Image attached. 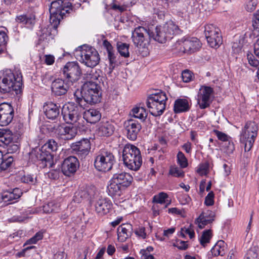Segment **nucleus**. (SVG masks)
Wrapping results in <instances>:
<instances>
[{
  "label": "nucleus",
  "mask_w": 259,
  "mask_h": 259,
  "mask_svg": "<svg viewBox=\"0 0 259 259\" xmlns=\"http://www.w3.org/2000/svg\"><path fill=\"white\" fill-rule=\"evenodd\" d=\"M247 58L249 64L254 67H257L259 65V61L255 58V57L251 53L247 54Z\"/></svg>",
  "instance_id": "nucleus-47"
},
{
  "label": "nucleus",
  "mask_w": 259,
  "mask_h": 259,
  "mask_svg": "<svg viewBox=\"0 0 259 259\" xmlns=\"http://www.w3.org/2000/svg\"><path fill=\"white\" fill-rule=\"evenodd\" d=\"M96 195V188L94 186L82 187L75 193L73 200L76 203H80L83 200L91 201Z\"/></svg>",
  "instance_id": "nucleus-16"
},
{
  "label": "nucleus",
  "mask_w": 259,
  "mask_h": 259,
  "mask_svg": "<svg viewBox=\"0 0 259 259\" xmlns=\"http://www.w3.org/2000/svg\"><path fill=\"white\" fill-rule=\"evenodd\" d=\"M67 254L64 251H58L54 255L53 259H66Z\"/></svg>",
  "instance_id": "nucleus-62"
},
{
  "label": "nucleus",
  "mask_w": 259,
  "mask_h": 259,
  "mask_svg": "<svg viewBox=\"0 0 259 259\" xmlns=\"http://www.w3.org/2000/svg\"><path fill=\"white\" fill-rule=\"evenodd\" d=\"M169 174L176 177H183L184 176L183 171L178 167L171 168L169 170Z\"/></svg>",
  "instance_id": "nucleus-49"
},
{
  "label": "nucleus",
  "mask_w": 259,
  "mask_h": 259,
  "mask_svg": "<svg viewBox=\"0 0 259 259\" xmlns=\"http://www.w3.org/2000/svg\"><path fill=\"white\" fill-rule=\"evenodd\" d=\"M71 84L68 80L66 82L62 79H56L52 83L51 90L55 96H61L67 93Z\"/></svg>",
  "instance_id": "nucleus-22"
},
{
  "label": "nucleus",
  "mask_w": 259,
  "mask_h": 259,
  "mask_svg": "<svg viewBox=\"0 0 259 259\" xmlns=\"http://www.w3.org/2000/svg\"><path fill=\"white\" fill-rule=\"evenodd\" d=\"M226 250L227 244L223 240H221L218 241L212 247L211 252L214 256H223L226 253Z\"/></svg>",
  "instance_id": "nucleus-31"
},
{
  "label": "nucleus",
  "mask_w": 259,
  "mask_h": 259,
  "mask_svg": "<svg viewBox=\"0 0 259 259\" xmlns=\"http://www.w3.org/2000/svg\"><path fill=\"white\" fill-rule=\"evenodd\" d=\"M214 194L213 192H209L206 196L204 203L207 206L212 205L214 203Z\"/></svg>",
  "instance_id": "nucleus-52"
},
{
  "label": "nucleus",
  "mask_w": 259,
  "mask_h": 259,
  "mask_svg": "<svg viewBox=\"0 0 259 259\" xmlns=\"http://www.w3.org/2000/svg\"><path fill=\"white\" fill-rule=\"evenodd\" d=\"M79 166L78 159L75 156H70L63 160L61 170L65 176L70 177L75 173Z\"/></svg>",
  "instance_id": "nucleus-17"
},
{
  "label": "nucleus",
  "mask_w": 259,
  "mask_h": 259,
  "mask_svg": "<svg viewBox=\"0 0 259 259\" xmlns=\"http://www.w3.org/2000/svg\"><path fill=\"white\" fill-rule=\"evenodd\" d=\"M92 80L87 81L82 85L80 94L81 97L77 95V93H74L75 101L81 107H84L85 103L90 104H97L100 102L102 93L100 85L93 80H97L98 76L93 73L89 74Z\"/></svg>",
  "instance_id": "nucleus-1"
},
{
  "label": "nucleus",
  "mask_w": 259,
  "mask_h": 259,
  "mask_svg": "<svg viewBox=\"0 0 259 259\" xmlns=\"http://www.w3.org/2000/svg\"><path fill=\"white\" fill-rule=\"evenodd\" d=\"M0 94L15 92L16 94L21 92L22 86V75L17 71L16 74L10 69H6L1 73Z\"/></svg>",
  "instance_id": "nucleus-2"
},
{
  "label": "nucleus",
  "mask_w": 259,
  "mask_h": 259,
  "mask_svg": "<svg viewBox=\"0 0 259 259\" xmlns=\"http://www.w3.org/2000/svg\"><path fill=\"white\" fill-rule=\"evenodd\" d=\"M204 34L208 44L211 48H217L222 44L223 40L220 30L213 24L205 26Z\"/></svg>",
  "instance_id": "nucleus-14"
},
{
  "label": "nucleus",
  "mask_w": 259,
  "mask_h": 259,
  "mask_svg": "<svg viewBox=\"0 0 259 259\" xmlns=\"http://www.w3.org/2000/svg\"><path fill=\"white\" fill-rule=\"evenodd\" d=\"M214 133L215 135L217 136L219 140L222 141H227L228 140V136L221 132H220L218 130H214Z\"/></svg>",
  "instance_id": "nucleus-56"
},
{
  "label": "nucleus",
  "mask_w": 259,
  "mask_h": 259,
  "mask_svg": "<svg viewBox=\"0 0 259 259\" xmlns=\"http://www.w3.org/2000/svg\"><path fill=\"white\" fill-rule=\"evenodd\" d=\"M30 159L35 162L37 161H41L42 166L52 167L54 165L53 155L51 151L46 149V147L33 150L30 153Z\"/></svg>",
  "instance_id": "nucleus-13"
},
{
  "label": "nucleus",
  "mask_w": 259,
  "mask_h": 259,
  "mask_svg": "<svg viewBox=\"0 0 259 259\" xmlns=\"http://www.w3.org/2000/svg\"><path fill=\"white\" fill-rule=\"evenodd\" d=\"M203 215V214H200L199 217L195 220L196 223L198 224V227L200 229L203 228L205 226L212 223L210 220L206 219Z\"/></svg>",
  "instance_id": "nucleus-41"
},
{
  "label": "nucleus",
  "mask_w": 259,
  "mask_h": 259,
  "mask_svg": "<svg viewBox=\"0 0 259 259\" xmlns=\"http://www.w3.org/2000/svg\"><path fill=\"white\" fill-rule=\"evenodd\" d=\"M22 192L19 188H16L12 190L4 191L2 194V199L5 202H10L20 197Z\"/></svg>",
  "instance_id": "nucleus-28"
},
{
  "label": "nucleus",
  "mask_w": 259,
  "mask_h": 259,
  "mask_svg": "<svg viewBox=\"0 0 259 259\" xmlns=\"http://www.w3.org/2000/svg\"><path fill=\"white\" fill-rule=\"evenodd\" d=\"M213 92V89L210 87L203 85L200 88L198 94L197 102L201 109H205L210 106V98Z\"/></svg>",
  "instance_id": "nucleus-20"
},
{
  "label": "nucleus",
  "mask_w": 259,
  "mask_h": 259,
  "mask_svg": "<svg viewBox=\"0 0 259 259\" xmlns=\"http://www.w3.org/2000/svg\"><path fill=\"white\" fill-rule=\"evenodd\" d=\"M72 10L71 3L58 0L51 3L49 9L50 13V22L54 25V27H57L60 23L61 20L63 19L66 13H69Z\"/></svg>",
  "instance_id": "nucleus-5"
},
{
  "label": "nucleus",
  "mask_w": 259,
  "mask_h": 259,
  "mask_svg": "<svg viewBox=\"0 0 259 259\" xmlns=\"http://www.w3.org/2000/svg\"><path fill=\"white\" fill-rule=\"evenodd\" d=\"M83 118L91 124L98 122L101 118V113L98 109L90 108L83 112Z\"/></svg>",
  "instance_id": "nucleus-27"
},
{
  "label": "nucleus",
  "mask_w": 259,
  "mask_h": 259,
  "mask_svg": "<svg viewBox=\"0 0 259 259\" xmlns=\"http://www.w3.org/2000/svg\"><path fill=\"white\" fill-rule=\"evenodd\" d=\"M79 60L88 67L93 68L100 61L99 55L96 50L88 45L78 47L76 51Z\"/></svg>",
  "instance_id": "nucleus-8"
},
{
  "label": "nucleus",
  "mask_w": 259,
  "mask_h": 259,
  "mask_svg": "<svg viewBox=\"0 0 259 259\" xmlns=\"http://www.w3.org/2000/svg\"><path fill=\"white\" fill-rule=\"evenodd\" d=\"M254 19L252 23L253 32L255 35L259 34V10L254 14Z\"/></svg>",
  "instance_id": "nucleus-43"
},
{
  "label": "nucleus",
  "mask_w": 259,
  "mask_h": 259,
  "mask_svg": "<svg viewBox=\"0 0 259 259\" xmlns=\"http://www.w3.org/2000/svg\"><path fill=\"white\" fill-rule=\"evenodd\" d=\"M124 127L127 138L131 141L137 139L142 128L140 123L132 119L126 120L124 123Z\"/></svg>",
  "instance_id": "nucleus-18"
},
{
  "label": "nucleus",
  "mask_w": 259,
  "mask_h": 259,
  "mask_svg": "<svg viewBox=\"0 0 259 259\" xmlns=\"http://www.w3.org/2000/svg\"><path fill=\"white\" fill-rule=\"evenodd\" d=\"M133 115L136 118L140 119L142 121H144L147 116L146 109L143 107H136L132 111Z\"/></svg>",
  "instance_id": "nucleus-35"
},
{
  "label": "nucleus",
  "mask_w": 259,
  "mask_h": 259,
  "mask_svg": "<svg viewBox=\"0 0 259 259\" xmlns=\"http://www.w3.org/2000/svg\"><path fill=\"white\" fill-rule=\"evenodd\" d=\"M182 78L185 82H188L192 80V75L191 71L188 70L183 71L182 73Z\"/></svg>",
  "instance_id": "nucleus-50"
},
{
  "label": "nucleus",
  "mask_w": 259,
  "mask_h": 259,
  "mask_svg": "<svg viewBox=\"0 0 259 259\" xmlns=\"http://www.w3.org/2000/svg\"><path fill=\"white\" fill-rule=\"evenodd\" d=\"M21 181L23 183L28 184H32L34 182L33 178L29 175L24 176L21 178Z\"/></svg>",
  "instance_id": "nucleus-61"
},
{
  "label": "nucleus",
  "mask_w": 259,
  "mask_h": 259,
  "mask_svg": "<svg viewBox=\"0 0 259 259\" xmlns=\"http://www.w3.org/2000/svg\"><path fill=\"white\" fill-rule=\"evenodd\" d=\"M135 234L139 236L145 238L146 237V234L145 233V228L144 227H140L135 231Z\"/></svg>",
  "instance_id": "nucleus-63"
},
{
  "label": "nucleus",
  "mask_w": 259,
  "mask_h": 259,
  "mask_svg": "<svg viewBox=\"0 0 259 259\" xmlns=\"http://www.w3.org/2000/svg\"><path fill=\"white\" fill-rule=\"evenodd\" d=\"M132 226L130 224H122L117 228L118 239L124 242L131 236L132 231Z\"/></svg>",
  "instance_id": "nucleus-29"
},
{
  "label": "nucleus",
  "mask_w": 259,
  "mask_h": 259,
  "mask_svg": "<svg viewBox=\"0 0 259 259\" xmlns=\"http://www.w3.org/2000/svg\"><path fill=\"white\" fill-rule=\"evenodd\" d=\"M63 73L67 80L72 84L78 80L82 74L81 69L76 62H69L62 70Z\"/></svg>",
  "instance_id": "nucleus-15"
},
{
  "label": "nucleus",
  "mask_w": 259,
  "mask_h": 259,
  "mask_svg": "<svg viewBox=\"0 0 259 259\" xmlns=\"http://www.w3.org/2000/svg\"><path fill=\"white\" fill-rule=\"evenodd\" d=\"M257 255L255 248H252L247 251L246 254V259H256Z\"/></svg>",
  "instance_id": "nucleus-54"
},
{
  "label": "nucleus",
  "mask_w": 259,
  "mask_h": 259,
  "mask_svg": "<svg viewBox=\"0 0 259 259\" xmlns=\"http://www.w3.org/2000/svg\"><path fill=\"white\" fill-rule=\"evenodd\" d=\"M115 162V157L111 152L106 149H101L95 157L94 166L97 170L106 172L112 169Z\"/></svg>",
  "instance_id": "nucleus-9"
},
{
  "label": "nucleus",
  "mask_w": 259,
  "mask_h": 259,
  "mask_svg": "<svg viewBox=\"0 0 259 259\" xmlns=\"http://www.w3.org/2000/svg\"><path fill=\"white\" fill-rule=\"evenodd\" d=\"M44 110L48 118L55 119L60 114V106L53 102H49L44 105Z\"/></svg>",
  "instance_id": "nucleus-25"
},
{
  "label": "nucleus",
  "mask_w": 259,
  "mask_h": 259,
  "mask_svg": "<svg viewBox=\"0 0 259 259\" xmlns=\"http://www.w3.org/2000/svg\"><path fill=\"white\" fill-rule=\"evenodd\" d=\"M179 27L172 21H169L163 26H156L152 31V38L159 43H165L167 39L172 38L174 34L179 33Z\"/></svg>",
  "instance_id": "nucleus-6"
},
{
  "label": "nucleus",
  "mask_w": 259,
  "mask_h": 259,
  "mask_svg": "<svg viewBox=\"0 0 259 259\" xmlns=\"http://www.w3.org/2000/svg\"><path fill=\"white\" fill-rule=\"evenodd\" d=\"M42 147H46V149H48L50 151H56L58 149V143L53 139L49 140L48 142Z\"/></svg>",
  "instance_id": "nucleus-44"
},
{
  "label": "nucleus",
  "mask_w": 259,
  "mask_h": 259,
  "mask_svg": "<svg viewBox=\"0 0 259 259\" xmlns=\"http://www.w3.org/2000/svg\"><path fill=\"white\" fill-rule=\"evenodd\" d=\"M72 150L74 151L78 156V157L81 159L84 158L85 156L89 154L90 151L89 150H84L80 149H72Z\"/></svg>",
  "instance_id": "nucleus-57"
},
{
  "label": "nucleus",
  "mask_w": 259,
  "mask_h": 259,
  "mask_svg": "<svg viewBox=\"0 0 259 259\" xmlns=\"http://www.w3.org/2000/svg\"><path fill=\"white\" fill-rule=\"evenodd\" d=\"M42 238V234L41 233H37L33 237L28 240L25 243L26 244H35L38 240L41 239Z\"/></svg>",
  "instance_id": "nucleus-48"
},
{
  "label": "nucleus",
  "mask_w": 259,
  "mask_h": 259,
  "mask_svg": "<svg viewBox=\"0 0 259 259\" xmlns=\"http://www.w3.org/2000/svg\"><path fill=\"white\" fill-rule=\"evenodd\" d=\"M208 167L209 164L207 162L200 164L197 170V172L201 175H205L208 172Z\"/></svg>",
  "instance_id": "nucleus-51"
},
{
  "label": "nucleus",
  "mask_w": 259,
  "mask_h": 259,
  "mask_svg": "<svg viewBox=\"0 0 259 259\" xmlns=\"http://www.w3.org/2000/svg\"><path fill=\"white\" fill-rule=\"evenodd\" d=\"M179 249L186 250L188 248L187 242L184 241H178L175 245Z\"/></svg>",
  "instance_id": "nucleus-60"
},
{
  "label": "nucleus",
  "mask_w": 259,
  "mask_h": 259,
  "mask_svg": "<svg viewBox=\"0 0 259 259\" xmlns=\"http://www.w3.org/2000/svg\"><path fill=\"white\" fill-rule=\"evenodd\" d=\"M185 232V233L188 234L191 239L193 238L195 236L194 232L193 230L190 228H182L181 232V235L182 237H185V234L183 232Z\"/></svg>",
  "instance_id": "nucleus-55"
},
{
  "label": "nucleus",
  "mask_w": 259,
  "mask_h": 259,
  "mask_svg": "<svg viewBox=\"0 0 259 259\" xmlns=\"http://www.w3.org/2000/svg\"><path fill=\"white\" fill-rule=\"evenodd\" d=\"M258 127L254 122L248 121L245 124L240 135V142L244 145L245 152L249 151L257 134Z\"/></svg>",
  "instance_id": "nucleus-11"
},
{
  "label": "nucleus",
  "mask_w": 259,
  "mask_h": 259,
  "mask_svg": "<svg viewBox=\"0 0 259 259\" xmlns=\"http://www.w3.org/2000/svg\"><path fill=\"white\" fill-rule=\"evenodd\" d=\"M118 52L122 57L127 58L130 56L129 45L126 43L118 42L117 44Z\"/></svg>",
  "instance_id": "nucleus-36"
},
{
  "label": "nucleus",
  "mask_w": 259,
  "mask_h": 259,
  "mask_svg": "<svg viewBox=\"0 0 259 259\" xmlns=\"http://www.w3.org/2000/svg\"><path fill=\"white\" fill-rule=\"evenodd\" d=\"M178 162L180 165L185 168L188 165L187 159L182 152L179 151L177 154Z\"/></svg>",
  "instance_id": "nucleus-45"
},
{
  "label": "nucleus",
  "mask_w": 259,
  "mask_h": 259,
  "mask_svg": "<svg viewBox=\"0 0 259 259\" xmlns=\"http://www.w3.org/2000/svg\"><path fill=\"white\" fill-rule=\"evenodd\" d=\"M84 107H81L78 103L77 104L73 102H68L64 105L62 109V115L64 120L67 123L73 124L78 122L80 123L79 121H83L81 119V108Z\"/></svg>",
  "instance_id": "nucleus-12"
},
{
  "label": "nucleus",
  "mask_w": 259,
  "mask_h": 259,
  "mask_svg": "<svg viewBox=\"0 0 259 259\" xmlns=\"http://www.w3.org/2000/svg\"><path fill=\"white\" fill-rule=\"evenodd\" d=\"M103 46L106 48L107 53L112 52L113 51V48L111 44L107 40H104L103 43Z\"/></svg>",
  "instance_id": "nucleus-64"
},
{
  "label": "nucleus",
  "mask_w": 259,
  "mask_h": 259,
  "mask_svg": "<svg viewBox=\"0 0 259 259\" xmlns=\"http://www.w3.org/2000/svg\"><path fill=\"white\" fill-rule=\"evenodd\" d=\"M108 58L110 63V69L113 70L115 66H117L121 64L120 58L114 50L108 54Z\"/></svg>",
  "instance_id": "nucleus-32"
},
{
  "label": "nucleus",
  "mask_w": 259,
  "mask_h": 259,
  "mask_svg": "<svg viewBox=\"0 0 259 259\" xmlns=\"http://www.w3.org/2000/svg\"><path fill=\"white\" fill-rule=\"evenodd\" d=\"M16 20L19 23L31 25L34 23V18L31 16H27L26 15H22L16 17Z\"/></svg>",
  "instance_id": "nucleus-38"
},
{
  "label": "nucleus",
  "mask_w": 259,
  "mask_h": 259,
  "mask_svg": "<svg viewBox=\"0 0 259 259\" xmlns=\"http://www.w3.org/2000/svg\"><path fill=\"white\" fill-rule=\"evenodd\" d=\"M8 152L9 153H14L17 152L19 149V144L17 142L13 141L7 145Z\"/></svg>",
  "instance_id": "nucleus-46"
},
{
  "label": "nucleus",
  "mask_w": 259,
  "mask_h": 259,
  "mask_svg": "<svg viewBox=\"0 0 259 259\" xmlns=\"http://www.w3.org/2000/svg\"><path fill=\"white\" fill-rule=\"evenodd\" d=\"M122 159L124 165L132 170H138L142 163V158L140 150L131 144H126L124 147L122 151Z\"/></svg>",
  "instance_id": "nucleus-4"
},
{
  "label": "nucleus",
  "mask_w": 259,
  "mask_h": 259,
  "mask_svg": "<svg viewBox=\"0 0 259 259\" xmlns=\"http://www.w3.org/2000/svg\"><path fill=\"white\" fill-rule=\"evenodd\" d=\"M112 206V202L107 198L100 197L95 203V210L100 215L108 213Z\"/></svg>",
  "instance_id": "nucleus-23"
},
{
  "label": "nucleus",
  "mask_w": 259,
  "mask_h": 259,
  "mask_svg": "<svg viewBox=\"0 0 259 259\" xmlns=\"http://www.w3.org/2000/svg\"><path fill=\"white\" fill-rule=\"evenodd\" d=\"M13 141L12 135L10 131L7 132L3 130H0V142L7 146Z\"/></svg>",
  "instance_id": "nucleus-37"
},
{
  "label": "nucleus",
  "mask_w": 259,
  "mask_h": 259,
  "mask_svg": "<svg viewBox=\"0 0 259 259\" xmlns=\"http://www.w3.org/2000/svg\"><path fill=\"white\" fill-rule=\"evenodd\" d=\"M190 109L189 102L185 99H178L175 102L174 110L175 113H179L188 111Z\"/></svg>",
  "instance_id": "nucleus-30"
},
{
  "label": "nucleus",
  "mask_w": 259,
  "mask_h": 259,
  "mask_svg": "<svg viewBox=\"0 0 259 259\" xmlns=\"http://www.w3.org/2000/svg\"><path fill=\"white\" fill-rule=\"evenodd\" d=\"M71 148L72 149H80L90 151L91 149L90 141L87 139H83L78 142L73 143L71 145Z\"/></svg>",
  "instance_id": "nucleus-34"
},
{
  "label": "nucleus",
  "mask_w": 259,
  "mask_h": 259,
  "mask_svg": "<svg viewBox=\"0 0 259 259\" xmlns=\"http://www.w3.org/2000/svg\"><path fill=\"white\" fill-rule=\"evenodd\" d=\"M133 180V177L127 172L114 174L107 186L108 194L112 197L120 196L122 191L131 185Z\"/></svg>",
  "instance_id": "nucleus-3"
},
{
  "label": "nucleus",
  "mask_w": 259,
  "mask_h": 259,
  "mask_svg": "<svg viewBox=\"0 0 259 259\" xmlns=\"http://www.w3.org/2000/svg\"><path fill=\"white\" fill-rule=\"evenodd\" d=\"M151 32L144 27L136 28L132 33V38L134 45L139 49H143V56L147 55L148 46L152 38Z\"/></svg>",
  "instance_id": "nucleus-10"
},
{
  "label": "nucleus",
  "mask_w": 259,
  "mask_h": 259,
  "mask_svg": "<svg viewBox=\"0 0 259 259\" xmlns=\"http://www.w3.org/2000/svg\"><path fill=\"white\" fill-rule=\"evenodd\" d=\"M200 214H203V217L204 218H206L207 219L210 220L211 222L214 221L215 213L212 211L208 210L205 212H202Z\"/></svg>",
  "instance_id": "nucleus-58"
},
{
  "label": "nucleus",
  "mask_w": 259,
  "mask_h": 259,
  "mask_svg": "<svg viewBox=\"0 0 259 259\" xmlns=\"http://www.w3.org/2000/svg\"><path fill=\"white\" fill-rule=\"evenodd\" d=\"M256 5V0H250L247 3L246 9L248 12H252L255 9Z\"/></svg>",
  "instance_id": "nucleus-53"
},
{
  "label": "nucleus",
  "mask_w": 259,
  "mask_h": 259,
  "mask_svg": "<svg viewBox=\"0 0 259 259\" xmlns=\"http://www.w3.org/2000/svg\"><path fill=\"white\" fill-rule=\"evenodd\" d=\"M114 125L109 121H102L98 125L96 130L97 134L100 137H109L114 131Z\"/></svg>",
  "instance_id": "nucleus-26"
},
{
  "label": "nucleus",
  "mask_w": 259,
  "mask_h": 259,
  "mask_svg": "<svg viewBox=\"0 0 259 259\" xmlns=\"http://www.w3.org/2000/svg\"><path fill=\"white\" fill-rule=\"evenodd\" d=\"M184 53H192L198 51L201 47L200 40L196 37L185 39L183 41Z\"/></svg>",
  "instance_id": "nucleus-24"
},
{
  "label": "nucleus",
  "mask_w": 259,
  "mask_h": 259,
  "mask_svg": "<svg viewBox=\"0 0 259 259\" xmlns=\"http://www.w3.org/2000/svg\"><path fill=\"white\" fill-rule=\"evenodd\" d=\"M14 111L12 106L7 103L0 104V125L6 126L12 121Z\"/></svg>",
  "instance_id": "nucleus-21"
},
{
  "label": "nucleus",
  "mask_w": 259,
  "mask_h": 259,
  "mask_svg": "<svg viewBox=\"0 0 259 259\" xmlns=\"http://www.w3.org/2000/svg\"><path fill=\"white\" fill-rule=\"evenodd\" d=\"M167 98L165 93L160 91L148 97L146 105L150 113L154 116L161 115L165 109Z\"/></svg>",
  "instance_id": "nucleus-7"
},
{
  "label": "nucleus",
  "mask_w": 259,
  "mask_h": 259,
  "mask_svg": "<svg viewBox=\"0 0 259 259\" xmlns=\"http://www.w3.org/2000/svg\"><path fill=\"white\" fill-rule=\"evenodd\" d=\"M13 158L12 156L4 155L0 151V171L8 168L12 164Z\"/></svg>",
  "instance_id": "nucleus-33"
},
{
  "label": "nucleus",
  "mask_w": 259,
  "mask_h": 259,
  "mask_svg": "<svg viewBox=\"0 0 259 259\" xmlns=\"http://www.w3.org/2000/svg\"><path fill=\"white\" fill-rule=\"evenodd\" d=\"M168 197V195L164 192H160L158 195L153 197V202L154 203L163 204L165 202V199Z\"/></svg>",
  "instance_id": "nucleus-42"
},
{
  "label": "nucleus",
  "mask_w": 259,
  "mask_h": 259,
  "mask_svg": "<svg viewBox=\"0 0 259 259\" xmlns=\"http://www.w3.org/2000/svg\"><path fill=\"white\" fill-rule=\"evenodd\" d=\"M8 40L7 33L4 31H0V55L4 53L6 50V44Z\"/></svg>",
  "instance_id": "nucleus-39"
},
{
  "label": "nucleus",
  "mask_w": 259,
  "mask_h": 259,
  "mask_svg": "<svg viewBox=\"0 0 259 259\" xmlns=\"http://www.w3.org/2000/svg\"><path fill=\"white\" fill-rule=\"evenodd\" d=\"M211 237L212 233L211 230H206L204 231L200 239V242L201 245L203 247H205L206 244L209 242Z\"/></svg>",
  "instance_id": "nucleus-40"
},
{
  "label": "nucleus",
  "mask_w": 259,
  "mask_h": 259,
  "mask_svg": "<svg viewBox=\"0 0 259 259\" xmlns=\"http://www.w3.org/2000/svg\"><path fill=\"white\" fill-rule=\"evenodd\" d=\"M77 124L73 125L70 124L68 125H59L56 130V133L58 137L64 140H71L77 135Z\"/></svg>",
  "instance_id": "nucleus-19"
},
{
  "label": "nucleus",
  "mask_w": 259,
  "mask_h": 259,
  "mask_svg": "<svg viewBox=\"0 0 259 259\" xmlns=\"http://www.w3.org/2000/svg\"><path fill=\"white\" fill-rule=\"evenodd\" d=\"M45 63L48 65H51L55 62V57L52 55H45L44 56Z\"/></svg>",
  "instance_id": "nucleus-59"
}]
</instances>
